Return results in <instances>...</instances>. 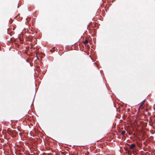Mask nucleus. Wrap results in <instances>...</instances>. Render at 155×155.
Masks as SVG:
<instances>
[{
	"label": "nucleus",
	"mask_w": 155,
	"mask_h": 155,
	"mask_svg": "<svg viewBox=\"0 0 155 155\" xmlns=\"http://www.w3.org/2000/svg\"><path fill=\"white\" fill-rule=\"evenodd\" d=\"M12 133L13 134V136H12V137H15L16 136V135L18 134V132L15 130H12Z\"/></svg>",
	"instance_id": "1"
},
{
	"label": "nucleus",
	"mask_w": 155,
	"mask_h": 155,
	"mask_svg": "<svg viewBox=\"0 0 155 155\" xmlns=\"http://www.w3.org/2000/svg\"><path fill=\"white\" fill-rule=\"evenodd\" d=\"M136 147V145L134 143H132L131 144L129 147V149L130 150H133Z\"/></svg>",
	"instance_id": "2"
},
{
	"label": "nucleus",
	"mask_w": 155,
	"mask_h": 155,
	"mask_svg": "<svg viewBox=\"0 0 155 155\" xmlns=\"http://www.w3.org/2000/svg\"><path fill=\"white\" fill-rule=\"evenodd\" d=\"M8 133L12 137L13 136L12 130H8Z\"/></svg>",
	"instance_id": "3"
},
{
	"label": "nucleus",
	"mask_w": 155,
	"mask_h": 155,
	"mask_svg": "<svg viewBox=\"0 0 155 155\" xmlns=\"http://www.w3.org/2000/svg\"><path fill=\"white\" fill-rule=\"evenodd\" d=\"M143 103H142L140 105V106L138 108V110H139L141 108H142L143 107Z\"/></svg>",
	"instance_id": "4"
},
{
	"label": "nucleus",
	"mask_w": 155,
	"mask_h": 155,
	"mask_svg": "<svg viewBox=\"0 0 155 155\" xmlns=\"http://www.w3.org/2000/svg\"><path fill=\"white\" fill-rule=\"evenodd\" d=\"M88 42V40L87 39H86L84 41V44H87Z\"/></svg>",
	"instance_id": "5"
},
{
	"label": "nucleus",
	"mask_w": 155,
	"mask_h": 155,
	"mask_svg": "<svg viewBox=\"0 0 155 155\" xmlns=\"http://www.w3.org/2000/svg\"><path fill=\"white\" fill-rule=\"evenodd\" d=\"M126 133V131L124 130H123L121 131V134L122 135H124Z\"/></svg>",
	"instance_id": "6"
},
{
	"label": "nucleus",
	"mask_w": 155,
	"mask_h": 155,
	"mask_svg": "<svg viewBox=\"0 0 155 155\" xmlns=\"http://www.w3.org/2000/svg\"><path fill=\"white\" fill-rule=\"evenodd\" d=\"M145 100H144L143 102H142V103H143V105L144 104V103H145Z\"/></svg>",
	"instance_id": "7"
}]
</instances>
